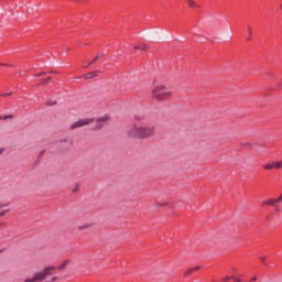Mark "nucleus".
I'll list each match as a JSON object with an SVG mask.
<instances>
[{"mask_svg": "<svg viewBox=\"0 0 282 282\" xmlns=\"http://www.w3.org/2000/svg\"><path fill=\"white\" fill-rule=\"evenodd\" d=\"M155 135V127L150 126H138L134 123L133 127L128 130V138H137L138 140H147Z\"/></svg>", "mask_w": 282, "mask_h": 282, "instance_id": "nucleus-1", "label": "nucleus"}, {"mask_svg": "<svg viewBox=\"0 0 282 282\" xmlns=\"http://www.w3.org/2000/svg\"><path fill=\"white\" fill-rule=\"evenodd\" d=\"M171 96H173V91L169 90V88H166V86L164 85L156 86L152 90V97H154L155 100H159V101L169 100Z\"/></svg>", "mask_w": 282, "mask_h": 282, "instance_id": "nucleus-2", "label": "nucleus"}, {"mask_svg": "<svg viewBox=\"0 0 282 282\" xmlns=\"http://www.w3.org/2000/svg\"><path fill=\"white\" fill-rule=\"evenodd\" d=\"M56 272V267H48L42 272L35 273L33 279H26L24 282H35V281H45L47 276H52Z\"/></svg>", "mask_w": 282, "mask_h": 282, "instance_id": "nucleus-3", "label": "nucleus"}, {"mask_svg": "<svg viewBox=\"0 0 282 282\" xmlns=\"http://www.w3.org/2000/svg\"><path fill=\"white\" fill-rule=\"evenodd\" d=\"M94 122V118L79 119L70 126V129H80V127H87V124H91Z\"/></svg>", "mask_w": 282, "mask_h": 282, "instance_id": "nucleus-4", "label": "nucleus"}, {"mask_svg": "<svg viewBox=\"0 0 282 282\" xmlns=\"http://www.w3.org/2000/svg\"><path fill=\"white\" fill-rule=\"evenodd\" d=\"M107 120H109V118H107V117L97 119L94 131H98V130H100L101 127H105V123L107 122Z\"/></svg>", "mask_w": 282, "mask_h": 282, "instance_id": "nucleus-5", "label": "nucleus"}, {"mask_svg": "<svg viewBox=\"0 0 282 282\" xmlns=\"http://www.w3.org/2000/svg\"><path fill=\"white\" fill-rule=\"evenodd\" d=\"M197 270H202V265L194 267L185 271L184 278L187 279V276H191V274H193L194 272H197Z\"/></svg>", "mask_w": 282, "mask_h": 282, "instance_id": "nucleus-6", "label": "nucleus"}, {"mask_svg": "<svg viewBox=\"0 0 282 282\" xmlns=\"http://www.w3.org/2000/svg\"><path fill=\"white\" fill-rule=\"evenodd\" d=\"M100 58H102V54H98L97 56H95V58L91 59V62H89L88 64L84 65V67H91V65H94V63H97V61H100Z\"/></svg>", "mask_w": 282, "mask_h": 282, "instance_id": "nucleus-7", "label": "nucleus"}, {"mask_svg": "<svg viewBox=\"0 0 282 282\" xmlns=\"http://www.w3.org/2000/svg\"><path fill=\"white\" fill-rule=\"evenodd\" d=\"M96 76H98V72L94 70V72H90V73H87V74H84V78L86 80H89L91 78H96Z\"/></svg>", "mask_w": 282, "mask_h": 282, "instance_id": "nucleus-8", "label": "nucleus"}, {"mask_svg": "<svg viewBox=\"0 0 282 282\" xmlns=\"http://www.w3.org/2000/svg\"><path fill=\"white\" fill-rule=\"evenodd\" d=\"M133 50H141L142 52H147V50H149V46H147V44H139L134 45Z\"/></svg>", "mask_w": 282, "mask_h": 282, "instance_id": "nucleus-9", "label": "nucleus"}, {"mask_svg": "<svg viewBox=\"0 0 282 282\" xmlns=\"http://www.w3.org/2000/svg\"><path fill=\"white\" fill-rule=\"evenodd\" d=\"M264 171H272V169H275V163H267L263 165Z\"/></svg>", "mask_w": 282, "mask_h": 282, "instance_id": "nucleus-10", "label": "nucleus"}, {"mask_svg": "<svg viewBox=\"0 0 282 282\" xmlns=\"http://www.w3.org/2000/svg\"><path fill=\"white\" fill-rule=\"evenodd\" d=\"M67 265H69V260H65L64 262H62V264L57 267V270H65Z\"/></svg>", "mask_w": 282, "mask_h": 282, "instance_id": "nucleus-11", "label": "nucleus"}, {"mask_svg": "<svg viewBox=\"0 0 282 282\" xmlns=\"http://www.w3.org/2000/svg\"><path fill=\"white\" fill-rule=\"evenodd\" d=\"M188 8H197V3L195 2V0H185Z\"/></svg>", "mask_w": 282, "mask_h": 282, "instance_id": "nucleus-12", "label": "nucleus"}, {"mask_svg": "<svg viewBox=\"0 0 282 282\" xmlns=\"http://www.w3.org/2000/svg\"><path fill=\"white\" fill-rule=\"evenodd\" d=\"M50 80H51L50 77L43 78L42 82L37 84V87H41V85H47Z\"/></svg>", "mask_w": 282, "mask_h": 282, "instance_id": "nucleus-13", "label": "nucleus"}, {"mask_svg": "<svg viewBox=\"0 0 282 282\" xmlns=\"http://www.w3.org/2000/svg\"><path fill=\"white\" fill-rule=\"evenodd\" d=\"M134 120H137V122H142L144 120V115H134Z\"/></svg>", "mask_w": 282, "mask_h": 282, "instance_id": "nucleus-14", "label": "nucleus"}, {"mask_svg": "<svg viewBox=\"0 0 282 282\" xmlns=\"http://www.w3.org/2000/svg\"><path fill=\"white\" fill-rule=\"evenodd\" d=\"M87 228H91V224H86L78 227V230H87Z\"/></svg>", "mask_w": 282, "mask_h": 282, "instance_id": "nucleus-15", "label": "nucleus"}, {"mask_svg": "<svg viewBox=\"0 0 282 282\" xmlns=\"http://www.w3.org/2000/svg\"><path fill=\"white\" fill-rule=\"evenodd\" d=\"M247 32L249 34V37L247 39V41H250V36H252V26H248Z\"/></svg>", "mask_w": 282, "mask_h": 282, "instance_id": "nucleus-16", "label": "nucleus"}, {"mask_svg": "<svg viewBox=\"0 0 282 282\" xmlns=\"http://www.w3.org/2000/svg\"><path fill=\"white\" fill-rule=\"evenodd\" d=\"M275 169H282V161L274 162Z\"/></svg>", "mask_w": 282, "mask_h": 282, "instance_id": "nucleus-17", "label": "nucleus"}, {"mask_svg": "<svg viewBox=\"0 0 282 282\" xmlns=\"http://www.w3.org/2000/svg\"><path fill=\"white\" fill-rule=\"evenodd\" d=\"M10 118H14V116H12V115L3 116L2 120H8V119H10Z\"/></svg>", "mask_w": 282, "mask_h": 282, "instance_id": "nucleus-18", "label": "nucleus"}, {"mask_svg": "<svg viewBox=\"0 0 282 282\" xmlns=\"http://www.w3.org/2000/svg\"><path fill=\"white\" fill-rule=\"evenodd\" d=\"M6 213H10V209L0 213V217H6Z\"/></svg>", "mask_w": 282, "mask_h": 282, "instance_id": "nucleus-19", "label": "nucleus"}, {"mask_svg": "<svg viewBox=\"0 0 282 282\" xmlns=\"http://www.w3.org/2000/svg\"><path fill=\"white\" fill-rule=\"evenodd\" d=\"M80 189V187L78 185H76L74 188H73V193H78V191Z\"/></svg>", "mask_w": 282, "mask_h": 282, "instance_id": "nucleus-20", "label": "nucleus"}, {"mask_svg": "<svg viewBox=\"0 0 282 282\" xmlns=\"http://www.w3.org/2000/svg\"><path fill=\"white\" fill-rule=\"evenodd\" d=\"M47 73H45V72H42V73H40V74H36L35 76L36 77H41V76H45Z\"/></svg>", "mask_w": 282, "mask_h": 282, "instance_id": "nucleus-21", "label": "nucleus"}, {"mask_svg": "<svg viewBox=\"0 0 282 282\" xmlns=\"http://www.w3.org/2000/svg\"><path fill=\"white\" fill-rule=\"evenodd\" d=\"M230 279H232V276H226V278L223 279V282L230 281Z\"/></svg>", "mask_w": 282, "mask_h": 282, "instance_id": "nucleus-22", "label": "nucleus"}, {"mask_svg": "<svg viewBox=\"0 0 282 282\" xmlns=\"http://www.w3.org/2000/svg\"><path fill=\"white\" fill-rule=\"evenodd\" d=\"M3 98L8 97V96H12V93H7V94H2L1 95Z\"/></svg>", "mask_w": 282, "mask_h": 282, "instance_id": "nucleus-23", "label": "nucleus"}, {"mask_svg": "<svg viewBox=\"0 0 282 282\" xmlns=\"http://www.w3.org/2000/svg\"><path fill=\"white\" fill-rule=\"evenodd\" d=\"M6 206H10V204H1L0 203V208H6Z\"/></svg>", "mask_w": 282, "mask_h": 282, "instance_id": "nucleus-24", "label": "nucleus"}, {"mask_svg": "<svg viewBox=\"0 0 282 282\" xmlns=\"http://www.w3.org/2000/svg\"><path fill=\"white\" fill-rule=\"evenodd\" d=\"M260 261L265 265V257H261Z\"/></svg>", "mask_w": 282, "mask_h": 282, "instance_id": "nucleus-25", "label": "nucleus"}, {"mask_svg": "<svg viewBox=\"0 0 282 282\" xmlns=\"http://www.w3.org/2000/svg\"><path fill=\"white\" fill-rule=\"evenodd\" d=\"M0 226H1L2 228H6V226H8V223H0Z\"/></svg>", "mask_w": 282, "mask_h": 282, "instance_id": "nucleus-26", "label": "nucleus"}, {"mask_svg": "<svg viewBox=\"0 0 282 282\" xmlns=\"http://www.w3.org/2000/svg\"><path fill=\"white\" fill-rule=\"evenodd\" d=\"M234 282H241V279L239 278H232Z\"/></svg>", "mask_w": 282, "mask_h": 282, "instance_id": "nucleus-27", "label": "nucleus"}, {"mask_svg": "<svg viewBox=\"0 0 282 282\" xmlns=\"http://www.w3.org/2000/svg\"><path fill=\"white\" fill-rule=\"evenodd\" d=\"M158 206H166V203L158 204Z\"/></svg>", "mask_w": 282, "mask_h": 282, "instance_id": "nucleus-28", "label": "nucleus"}, {"mask_svg": "<svg viewBox=\"0 0 282 282\" xmlns=\"http://www.w3.org/2000/svg\"><path fill=\"white\" fill-rule=\"evenodd\" d=\"M3 151H4L3 149H0V155H2Z\"/></svg>", "mask_w": 282, "mask_h": 282, "instance_id": "nucleus-29", "label": "nucleus"}, {"mask_svg": "<svg viewBox=\"0 0 282 282\" xmlns=\"http://www.w3.org/2000/svg\"><path fill=\"white\" fill-rule=\"evenodd\" d=\"M48 105L54 106V105H56V102H52V104L48 102Z\"/></svg>", "mask_w": 282, "mask_h": 282, "instance_id": "nucleus-30", "label": "nucleus"}, {"mask_svg": "<svg viewBox=\"0 0 282 282\" xmlns=\"http://www.w3.org/2000/svg\"><path fill=\"white\" fill-rule=\"evenodd\" d=\"M55 279H56V278H52V279H51V282H54Z\"/></svg>", "mask_w": 282, "mask_h": 282, "instance_id": "nucleus-31", "label": "nucleus"}, {"mask_svg": "<svg viewBox=\"0 0 282 282\" xmlns=\"http://www.w3.org/2000/svg\"><path fill=\"white\" fill-rule=\"evenodd\" d=\"M251 281H257V278H252Z\"/></svg>", "mask_w": 282, "mask_h": 282, "instance_id": "nucleus-32", "label": "nucleus"}, {"mask_svg": "<svg viewBox=\"0 0 282 282\" xmlns=\"http://www.w3.org/2000/svg\"><path fill=\"white\" fill-rule=\"evenodd\" d=\"M43 153H45L44 151L41 152V155H43Z\"/></svg>", "mask_w": 282, "mask_h": 282, "instance_id": "nucleus-33", "label": "nucleus"}, {"mask_svg": "<svg viewBox=\"0 0 282 282\" xmlns=\"http://www.w3.org/2000/svg\"><path fill=\"white\" fill-rule=\"evenodd\" d=\"M1 252H3V250H0V254H1Z\"/></svg>", "mask_w": 282, "mask_h": 282, "instance_id": "nucleus-34", "label": "nucleus"}, {"mask_svg": "<svg viewBox=\"0 0 282 282\" xmlns=\"http://www.w3.org/2000/svg\"><path fill=\"white\" fill-rule=\"evenodd\" d=\"M280 87H282V83L280 84Z\"/></svg>", "mask_w": 282, "mask_h": 282, "instance_id": "nucleus-35", "label": "nucleus"}, {"mask_svg": "<svg viewBox=\"0 0 282 282\" xmlns=\"http://www.w3.org/2000/svg\"><path fill=\"white\" fill-rule=\"evenodd\" d=\"M0 120H2V117H0Z\"/></svg>", "mask_w": 282, "mask_h": 282, "instance_id": "nucleus-36", "label": "nucleus"}]
</instances>
